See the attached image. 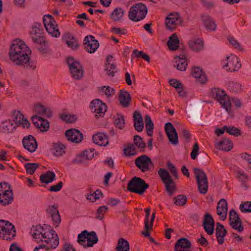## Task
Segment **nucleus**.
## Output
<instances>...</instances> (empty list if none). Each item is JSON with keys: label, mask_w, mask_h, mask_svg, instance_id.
<instances>
[{"label": "nucleus", "mask_w": 251, "mask_h": 251, "mask_svg": "<svg viewBox=\"0 0 251 251\" xmlns=\"http://www.w3.org/2000/svg\"><path fill=\"white\" fill-rule=\"evenodd\" d=\"M229 224L232 228L237 230L238 232H242L244 229L242 221L234 209H232L229 211Z\"/></svg>", "instance_id": "12"}, {"label": "nucleus", "mask_w": 251, "mask_h": 251, "mask_svg": "<svg viewBox=\"0 0 251 251\" xmlns=\"http://www.w3.org/2000/svg\"><path fill=\"white\" fill-rule=\"evenodd\" d=\"M105 70L107 75L112 77H113L115 75V73L117 72L116 66L114 64L110 63H106Z\"/></svg>", "instance_id": "50"}, {"label": "nucleus", "mask_w": 251, "mask_h": 251, "mask_svg": "<svg viewBox=\"0 0 251 251\" xmlns=\"http://www.w3.org/2000/svg\"><path fill=\"white\" fill-rule=\"evenodd\" d=\"M167 167L174 177L176 179L178 178V173L175 166L172 163L168 162L167 163Z\"/></svg>", "instance_id": "59"}, {"label": "nucleus", "mask_w": 251, "mask_h": 251, "mask_svg": "<svg viewBox=\"0 0 251 251\" xmlns=\"http://www.w3.org/2000/svg\"><path fill=\"white\" fill-rule=\"evenodd\" d=\"M214 220L209 213H206L204 216L202 222V226L205 231L208 235H212L214 231Z\"/></svg>", "instance_id": "19"}, {"label": "nucleus", "mask_w": 251, "mask_h": 251, "mask_svg": "<svg viewBox=\"0 0 251 251\" xmlns=\"http://www.w3.org/2000/svg\"><path fill=\"white\" fill-rule=\"evenodd\" d=\"M61 119L68 123H73L77 121V117L75 115L69 114H62L60 115Z\"/></svg>", "instance_id": "52"}, {"label": "nucleus", "mask_w": 251, "mask_h": 251, "mask_svg": "<svg viewBox=\"0 0 251 251\" xmlns=\"http://www.w3.org/2000/svg\"><path fill=\"white\" fill-rule=\"evenodd\" d=\"M158 174L165 185L166 190L170 196H173L176 190L175 183L168 171L164 168H160Z\"/></svg>", "instance_id": "7"}, {"label": "nucleus", "mask_w": 251, "mask_h": 251, "mask_svg": "<svg viewBox=\"0 0 251 251\" xmlns=\"http://www.w3.org/2000/svg\"><path fill=\"white\" fill-rule=\"evenodd\" d=\"M77 242L84 248L92 247L98 242V238L95 231L89 232L85 230L78 235Z\"/></svg>", "instance_id": "5"}, {"label": "nucleus", "mask_w": 251, "mask_h": 251, "mask_svg": "<svg viewBox=\"0 0 251 251\" xmlns=\"http://www.w3.org/2000/svg\"><path fill=\"white\" fill-rule=\"evenodd\" d=\"M119 101L124 107H128L130 106L131 100L130 94L128 92L124 90H121L119 92Z\"/></svg>", "instance_id": "24"}, {"label": "nucleus", "mask_w": 251, "mask_h": 251, "mask_svg": "<svg viewBox=\"0 0 251 251\" xmlns=\"http://www.w3.org/2000/svg\"><path fill=\"white\" fill-rule=\"evenodd\" d=\"M204 26L207 30L214 31L216 28V25L213 20L208 16H204L202 17Z\"/></svg>", "instance_id": "34"}, {"label": "nucleus", "mask_w": 251, "mask_h": 251, "mask_svg": "<svg viewBox=\"0 0 251 251\" xmlns=\"http://www.w3.org/2000/svg\"><path fill=\"white\" fill-rule=\"evenodd\" d=\"M40 179L42 183L48 184L55 179V174L50 171H48L40 176Z\"/></svg>", "instance_id": "36"}, {"label": "nucleus", "mask_w": 251, "mask_h": 251, "mask_svg": "<svg viewBox=\"0 0 251 251\" xmlns=\"http://www.w3.org/2000/svg\"><path fill=\"white\" fill-rule=\"evenodd\" d=\"M149 185L140 177L134 176L131 178L127 185V190L132 193L143 195Z\"/></svg>", "instance_id": "4"}, {"label": "nucleus", "mask_w": 251, "mask_h": 251, "mask_svg": "<svg viewBox=\"0 0 251 251\" xmlns=\"http://www.w3.org/2000/svg\"><path fill=\"white\" fill-rule=\"evenodd\" d=\"M57 208V205H50L46 210L47 214L51 218L53 225L55 227H57L61 222V216Z\"/></svg>", "instance_id": "17"}, {"label": "nucleus", "mask_w": 251, "mask_h": 251, "mask_svg": "<svg viewBox=\"0 0 251 251\" xmlns=\"http://www.w3.org/2000/svg\"><path fill=\"white\" fill-rule=\"evenodd\" d=\"M172 15L171 14L170 16H172ZM178 17H167L165 22L166 26L168 29L173 31L176 29V26L177 25L176 23L179 20Z\"/></svg>", "instance_id": "37"}, {"label": "nucleus", "mask_w": 251, "mask_h": 251, "mask_svg": "<svg viewBox=\"0 0 251 251\" xmlns=\"http://www.w3.org/2000/svg\"><path fill=\"white\" fill-rule=\"evenodd\" d=\"M148 11L146 5L142 2H139L130 7L128 17L131 21L137 22L143 20L146 17Z\"/></svg>", "instance_id": "3"}, {"label": "nucleus", "mask_w": 251, "mask_h": 251, "mask_svg": "<svg viewBox=\"0 0 251 251\" xmlns=\"http://www.w3.org/2000/svg\"><path fill=\"white\" fill-rule=\"evenodd\" d=\"M65 147L60 143H53L52 150L55 156H61L65 152Z\"/></svg>", "instance_id": "42"}, {"label": "nucleus", "mask_w": 251, "mask_h": 251, "mask_svg": "<svg viewBox=\"0 0 251 251\" xmlns=\"http://www.w3.org/2000/svg\"><path fill=\"white\" fill-rule=\"evenodd\" d=\"M118 117L116 118L114 122V125L119 129H122L125 127V119L122 115H118Z\"/></svg>", "instance_id": "54"}, {"label": "nucleus", "mask_w": 251, "mask_h": 251, "mask_svg": "<svg viewBox=\"0 0 251 251\" xmlns=\"http://www.w3.org/2000/svg\"><path fill=\"white\" fill-rule=\"evenodd\" d=\"M227 203L224 199H221L218 202L217 207V213L220 216L222 221H225L226 218L227 213Z\"/></svg>", "instance_id": "22"}, {"label": "nucleus", "mask_w": 251, "mask_h": 251, "mask_svg": "<svg viewBox=\"0 0 251 251\" xmlns=\"http://www.w3.org/2000/svg\"><path fill=\"white\" fill-rule=\"evenodd\" d=\"M124 151L126 156H134L137 154L136 147L133 144L128 145Z\"/></svg>", "instance_id": "47"}, {"label": "nucleus", "mask_w": 251, "mask_h": 251, "mask_svg": "<svg viewBox=\"0 0 251 251\" xmlns=\"http://www.w3.org/2000/svg\"><path fill=\"white\" fill-rule=\"evenodd\" d=\"M180 135L182 136L187 142H189L191 138V134L185 128H181L179 130Z\"/></svg>", "instance_id": "58"}, {"label": "nucleus", "mask_w": 251, "mask_h": 251, "mask_svg": "<svg viewBox=\"0 0 251 251\" xmlns=\"http://www.w3.org/2000/svg\"><path fill=\"white\" fill-rule=\"evenodd\" d=\"M135 164L142 172L148 171L150 169V165L153 166L150 157L145 154L136 158L135 160Z\"/></svg>", "instance_id": "13"}, {"label": "nucleus", "mask_w": 251, "mask_h": 251, "mask_svg": "<svg viewBox=\"0 0 251 251\" xmlns=\"http://www.w3.org/2000/svg\"><path fill=\"white\" fill-rule=\"evenodd\" d=\"M66 61L72 77L76 80L82 78L84 75V71L80 63L75 61L72 57H68Z\"/></svg>", "instance_id": "9"}, {"label": "nucleus", "mask_w": 251, "mask_h": 251, "mask_svg": "<svg viewBox=\"0 0 251 251\" xmlns=\"http://www.w3.org/2000/svg\"><path fill=\"white\" fill-rule=\"evenodd\" d=\"M150 211L151 209L149 207H148L145 209V212L146 213V218L145 220V228L147 230L150 229L149 225V218L150 216Z\"/></svg>", "instance_id": "62"}, {"label": "nucleus", "mask_w": 251, "mask_h": 251, "mask_svg": "<svg viewBox=\"0 0 251 251\" xmlns=\"http://www.w3.org/2000/svg\"><path fill=\"white\" fill-rule=\"evenodd\" d=\"M240 209L243 213H251V201H246L240 205Z\"/></svg>", "instance_id": "56"}, {"label": "nucleus", "mask_w": 251, "mask_h": 251, "mask_svg": "<svg viewBox=\"0 0 251 251\" xmlns=\"http://www.w3.org/2000/svg\"><path fill=\"white\" fill-rule=\"evenodd\" d=\"M16 128L14 124L10 120L2 122L0 126V131L3 133L12 132Z\"/></svg>", "instance_id": "30"}, {"label": "nucleus", "mask_w": 251, "mask_h": 251, "mask_svg": "<svg viewBox=\"0 0 251 251\" xmlns=\"http://www.w3.org/2000/svg\"><path fill=\"white\" fill-rule=\"evenodd\" d=\"M191 74L193 76L197 78V80L201 84L207 81V77L201 68L194 66L192 69Z\"/></svg>", "instance_id": "23"}, {"label": "nucleus", "mask_w": 251, "mask_h": 251, "mask_svg": "<svg viewBox=\"0 0 251 251\" xmlns=\"http://www.w3.org/2000/svg\"><path fill=\"white\" fill-rule=\"evenodd\" d=\"M65 135L69 141L75 143H80L83 138V134L78 129L71 128L66 130Z\"/></svg>", "instance_id": "20"}, {"label": "nucleus", "mask_w": 251, "mask_h": 251, "mask_svg": "<svg viewBox=\"0 0 251 251\" xmlns=\"http://www.w3.org/2000/svg\"><path fill=\"white\" fill-rule=\"evenodd\" d=\"M32 233L33 237L37 242H44L49 244L50 243V247L48 249H55L59 245V240L57 234L53 229L47 230L40 225L36 226Z\"/></svg>", "instance_id": "2"}, {"label": "nucleus", "mask_w": 251, "mask_h": 251, "mask_svg": "<svg viewBox=\"0 0 251 251\" xmlns=\"http://www.w3.org/2000/svg\"><path fill=\"white\" fill-rule=\"evenodd\" d=\"M223 66L226 71L234 72L241 68V64L236 56L231 55L227 56L226 59L223 61Z\"/></svg>", "instance_id": "11"}, {"label": "nucleus", "mask_w": 251, "mask_h": 251, "mask_svg": "<svg viewBox=\"0 0 251 251\" xmlns=\"http://www.w3.org/2000/svg\"><path fill=\"white\" fill-rule=\"evenodd\" d=\"M192 246L190 241L185 238H181L178 239L174 247V250H176L177 249H189Z\"/></svg>", "instance_id": "33"}, {"label": "nucleus", "mask_w": 251, "mask_h": 251, "mask_svg": "<svg viewBox=\"0 0 251 251\" xmlns=\"http://www.w3.org/2000/svg\"><path fill=\"white\" fill-rule=\"evenodd\" d=\"M41 34H44L43 28L40 24L35 23L32 27V30L30 31V35L32 37L37 36Z\"/></svg>", "instance_id": "45"}, {"label": "nucleus", "mask_w": 251, "mask_h": 251, "mask_svg": "<svg viewBox=\"0 0 251 251\" xmlns=\"http://www.w3.org/2000/svg\"><path fill=\"white\" fill-rule=\"evenodd\" d=\"M94 156L91 151L85 150L82 153L77 157V161L82 162L84 160H91Z\"/></svg>", "instance_id": "44"}, {"label": "nucleus", "mask_w": 251, "mask_h": 251, "mask_svg": "<svg viewBox=\"0 0 251 251\" xmlns=\"http://www.w3.org/2000/svg\"><path fill=\"white\" fill-rule=\"evenodd\" d=\"M179 40L176 33L173 34L169 38L167 45L170 50H176L179 47Z\"/></svg>", "instance_id": "31"}, {"label": "nucleus", "mask_w": 251, "mask_h": 251, "mask_svg": "<svg viewBox=\"0 0 251 251\" xmlns=\"http://www.w3.org/2000/svg\"><path fill=\"white\" fill-rule=\"evenodd\" d=\"M108 209V207L105 205L99 207L97 211L96 218L102 220L103 218V215L107 212Z\"/></svg>", "instance_id": "53"}, {"label": "nucleus", "mask_w": 251, "mask_h": 251, "mask_svg": "<svg viewBox=\"0 0 251 251\" xmlns=\"http://www.w3.org/2000/svg\"><path fill=\"white\" fill-rule=\"evenodd\" d=\"M66 38V44L68 46L73 50L77 49L78 47V44L77 41L75 38L74 36L71 34H68L67 35Z\"/></svg>", "instance_id": "43"}, {"label": "nucleus", "mask_w": 251, "mask_h": 251, "mask_svg": "<svg viewBox=\"0 0 251 251\" xmlns=\"http://www.w3.org/2000/svg\"><path fill=\"white\" fill-rule=\"evenodd\" d=\"M189 46L193 51L198 52L202 50L203 41L200 38L190 40L189 42Z\"/></svg>", "instance_id": "32"}, {"label": "nucleus", "mask_w": 251, "mask_h": 251, "mask_svg": "<svg viewBox=\"0 0 251 251\" xmlns=\"http://www.w3.org/2000/svg\"><path fill=\"white\" fill-rule=\"evenodd\" d=\"M125 14V11L121 7L116 8L111 13L110 18L115 22L121 21L124 15Z\"/></svg>", "instance_id": "35"}, {"label": "nucleus", "mask_w": 251, "mask_h": 251, "mask_svg": "<svg viewBox=\"0 0 251 251\" xmlns=\"http://www.w3.org/2000/svg\"><path fill=\"white\" fill-rule=\"evenodd\" d=\"M176 65H174L175 67H176V69L180 71H184L187 66V63L185 55H180L175 58Z\"/></svg>", "instance_id": "29"}, {"label": "nucleus", "mask_w": 251, "mask_h": 251, "mask_svg": "<svg viewBox=\"0 0 251 251\" xmlns=\"http://www.w3.org/2000/svg\"><path fill=\"white\" fill-rule=\"evenodd\" d=\"M14 120L13 122L15 124L23 125L24 127L28 128L30 126V123L26 118H24V115L19 111L14 113Z\"/></svg>", "instance_id": "28"}, {"label": "nucleus", "mask_w": 251, "mask_h": 251, "mask_svg": "<svg viewBox=\"0 0 251 251\" xmlns=\"http://www.w3.org/2000/svg\"><path fill=\"white\" fill-rule=\"evenodd\" d=\"M90 107L92 112L96 113L95 117L97 118L103 117L107 110L106 105L98 99L93 100L90 103Z\"/></svg>", "instance_id": "14"}, {"label": "nucleus", "mask_w": 251, "mask_h": 251, "mask_svg": "<svg viewBox=\"0 0 251 251\" xmlns=\"http://www.w3.org/2000/svg\"><path fill=\"white\" fill-rule=\"evenodd\" d=\"M129 249L130 246L128 241L124 238H120L116 248V251H129Z\"/></svg>", "instance_id": "39"}, {"label": "nucleus", "mask_w": 251, "mask_h": 251, "mask_svg": "<svg viewBox=\"0 0 251 251\" xmlns=\"http://www.w3.org/2000/svg\"><path fill=\"white\" fill-rule=\"evenodd\" d=\"M36 127L39 129L42 132L47 131L50 128L49 122L47 120L43 118L42 120H41L39 123L38 126H37Z\"/></svg>", "instance_id": "51"}, {"label": "nucleus", "mask_w": 251, "mask_h": 251, "mask_svg": "<svg viewBox=\"0 0 251 251\" xmlns=\"http://www.w3.org/2000/svg\"><path fill=\"white\" fill-rule=\"evenodd\" d=\"M63 186V182L59 181L57 184L51 186L49 190L50 192H57L59 191Z\"/></svg>", "instance_id": "63"}, {"label": "nucleus", "mask_w": 251, "mask_h": 251, "mask_svg": "<svg viewBox=\"0 0 251 251\" xmlns=\"http://www.w3.org/2000/svg\"><path fill=\"white\" fill-rule=\"evenodd\" d=\"M22 143L24 148L30 152H34L37 148V142L35 137L29 135L23 138Z\"/></svg>", "instance_id": "21"}, {"label": "nucleus", "mask_w": 251, "mask_h": 251, "mask_svg": "<svg viewBox=\"0 0 251 251\" xmlns=\"http://www.w3.org/2000/svg\"><path fill=\"white\" fill-rule=\"evenodd\" d=\"M227 233V230L225 228H218L216 227L215 234L217 239V241L220 245H223L224 243V237Z\"/></svg>", "instance_id": "40"}, {"label": "nucleus", "mask_w": 251, "mask_h": 251, "mask_svg": "<svg viewBox=\"0 0 251 251\" xmlns=\"http://www.w3.org/2000/svg\"><path fill=\"white\" fill-rule=\"evenodd\" d=\"M187 201V197L183 195H178L173 198L174 204L179 206L184 205L186 204Z\"/></svg>", "instance_id": "46"}, {"label": "nucleus", "mask_w": 251, "mask_h": 251, "mask_svg": "<svg viewBox=\"0 0 251 251\" xmlns=\"http://www.w3.org/2000/svg\"><path fill=\"white\" fill-rule=\"evenodd\" d=\"M16 236L14 226L8 221L0 220V237L11 241Z\"/></svg>", "instance_id": "8"}, {"label": "nucleus", "mask_w": 251, "mask_h": 251, "mask_svg": "<svg viewBox=\"0 0 251 251\" xmlns=\"http://www.w3.org/2000/svg\"><path fill=\"white\" fill-rule=\"evenodd\" d=\"M165 130L169 141L173 145L178 143V134L173 125L170 122L165 125Z\"/></svg>", "instance_id": "16"}, {"label": "nucleus", "mask_w": 251, "mask_h": 251, "mask_svg": "<svg viewBox=\"0 0 251 251\" xmlns=\"http://www.w3.org/2000/svg\"><path fill=\"white\" fill-rule=\"evenodd\" d=\"M224 129H226V131L230 135H233L236 137H238L241 135L240 130L235 126H225Z\"/></svg>", "instance_id": "49"}, {"label": "nucleus", "mask_w": 251, "mask_h": 251, "mask_svg": "<svg viewBox=\"0 0 251 251\" xmlns=\"http://www.w3.org/2000/svg\"><path fill=\"white\" fill-rule=\"evenodd\" d=\"M31 50L22 41L16 39L10 46L9 55L10 60L16 65L23 66L28 69L34 70L35 63L30 60Z\"/></svg>", "instance_id": "1"}, {"label": "nucleus", "mask_w": 251, "mask_h": 251, "mask_svg": "<svg viewBox=\"0 0 251 251\" xmlns=\"http://www.w3.org/2000/svg\"><path fill=\"white\" fill-rule=\"evenodd\" d=\"M133 144L140 151L144 152L145 151L146 144L140 136L136 135L134 136Z\"/></svg>", "instance_id": "41"}, {"label": "nucleus", "mask_w": 251, "mask_h": 251, "mask_svg": "<svg viewBox=\"0 0 251 251\" xmlns=\"http://www.w3.org/2000/svg\"><path fill=\"white\" fill-rule=\"evenodd\" d=\"M194 172L198 184V190L202 194H205L208 190V180L207 176L203 170L195 168Z\"/></svg>", "instance_id": "10"}, {"label": "nucleus", "mask_w": 251, "mask_h": 251, "mask_svg": "<svg viewBox=\"0 0 251 251\" xmlns=\"http://www.w3.org/2000/svg\"><path fill=\"white\" fill-rule=\"evenodd\" d=\"M102 92H104L105 94L108 97L114 95L115 90L109 86H103L101 89Z\"/></svg>", "instance_id": "61"}, {"label": "nucleus", "mask_w": 251, "mask_h": 251, "mask_svg": "<svg viewBox=\"0 0 251 251\" xmlns=\"http://www.w3.org/2000/svg\"><path fill=\"white\" fill-rule=\"evenodd\" d=\"M199 151V146L198 143H196L193 147L192 152L191 153V157L192 159L195 160L198 154Z\"/></svg>", "instance_id": "60"}, {"label": "nucleus", "mask_w": 251, "mask_h": 251, "mask_svg": "<svg viewBox=\"0 0 251 251\" xmlns=\"http://www.w3.org/2000/svg\"><path fill=\"white\" fill-rule=\"evenodd\" d=\"M212 97L218 100L223 108L227 112L230 110L231 102L225 91L219 88H212L211 90Z\"/></svg>", "instance_id": "6"}, {"label": "nucleus", "mask_w": 251, "mask_h": 251, "mask_svg": "<svg viewBox=\"0 0 251 251\" xmlns=\"http://www.w3.org/2000/svg\"><path fill=\"white\" fill-rule=\"evenodd\" d=\"M93 142L100 146H106L108 143V138L106 134L98 133L92 137Z\"/></svg>", "instance_id": "25"}, {"label": "nucleus", "mask_w": 251, "mask_h": 251, "mask_svg": "<svg viewBox=\"0 0 251 251\" xmlns=\"http://www.w3.org/2000/svg\"><path fill=\"white\" fill-rule=\"evenodd\" d=\"M0 199V204L2 205L5 206L11 204L13 201V194L11 189L8 191H4V193H2Z\"/></svg>", "instance_id": "27"}, {"label": "nucleus", "mask_w": 251, "mask_h": 251, "mask_svg": "<svg viewBox=\"0 0 251 251\" xmlns=\"http://www.w3.org/2000/svg\"><path fill=\"white\" fill-rule=\"evenodd\" d=\"M241 86L239 83L234 81H231L228 83V89L233 92H238L240 90Z\"/></svg>", "instance_id": "55"}, {"label": "nucleus", "mask_w": 251, "mask_h": 251, "mask_svg": "<svg viewBox=\"0 0 251 251\" xmlns=\"http://www.w3.org/2000/svg\"><path fill=\"white\" fill-rule=\"evenodd\" d=\"M232 143L228 139H224L221 141L218 145V148L219 150L226 151H230L232 149Z\"/></svg>", "instance_id": "38"}, {"label": "nucleus", "mask_w": 251, "mask_h": 251, "mask_svg": "<svg viewBox=\"0 0 251 251\" xmlns=\"http://www.w3.org/2000/svg\"><path fill=\"white\" fill-rule=\"evenodd\" d=\"M39 166V164L37 163H26L25 164V167L26 169V173L29 175L33 174Z\"/></svg>", "instance_id": "48"}, {"label": "nucleus", "mask_w": 251, "mask_h": 251, "mask_svg": "<svg viewBox=\"0 0 251 251\" xmlns=\"http://www.w3.org/2000/svg\"><path fill=\"white\" fill-rule=\"evenodd\" d=\"M84 48L90 53H94L99 47V43L92 35H88L84 40Z\"/></svg>", "instance_id": "18"}, {"label": "nucleus", "mask_w": 251, "mask_h": 251, "mask_svg": "<svg viewBox=\"0 0 251 251\" xmlns=\"http://www.w3.org/2000/svg\"><path fill=\"white\" fill-rule=\"evenodd\" d=\"M111 30L117 34L125 35L126 33V30L125 28L112 27Z\"/></svg>", "instance_id": "64"}, {"label": "nucleus", "mask_w": 251, "mask_h": 251, "mask_svg": "<svg viewBox=\"0 0 251 251\" xmlns=\"http://www.w3.org/2000/svg\"><path fill=\"white\" fill-rule=\"evenodd\" d=\"M34 110L39 115L50 118L52 116V113L50 108L46 107L41 103L35 104Z\"/></svg>", "instance_id": "26"}, {"label": "nucleus", "mask_w": 251, "mask_h": 251, "mask_svg": "<svg viewBox=\"0 0 251 251\" xmlns=\"http://www.w3.org/2000/svg\"><path fill=\"white\" fill-rule=\"evenodd\" d=\"M47 17L49 21L44 19V25L48 33L53 37H58L60 36V33L57 28V25H55V22L51 15H48Z\"/></svg>", "instance_id": "15"}, {"label": "nucleus", "mask_w": 251, "mask_h": 251, "mask_svg": "<svg viewBox=\"0 0 251 251\" xmlns=\"http://www.w3.org/2000/svg\"><path fill=\"white\" fill-rule=\"evenodd\" d=\"M32 41L34 43L38 44H45L46 42L44 34L37 35L31 37Z\"/></svg>", "instance_id": "57"}]
</instances>
